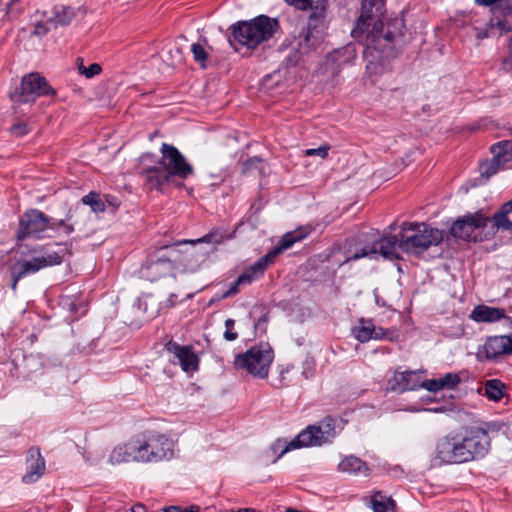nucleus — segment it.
<instances>
[{"label": "nucleus", "instance_id": "4", "mask_svg": "<svg viewBox=\"0 0 512 512\" xmlns=\"http://www.w3.org/2000/svg\"><path fill=\"white\" fill-rule=\"evenodd\" d=\"M134 437L141 464L168 462L175 456L176 444L164 433L149 430Z\"/></svg>", "mask_w": 512, "mask_h": 512}, {"label": "nucleus", "instance_id": "44", "mask_svg": "<svg viewBox=\"0 0 512 512\" xmlns=\"http://www.w3.org/2000/svg\"><path fill=\"white\" fill-rule=\"evenodd\" d=\"M476 30V38L478 40H482L484 38H488L490 36H494V32H492L489 27H488V24L486 25V28L484 30H481L479 28H475Z\"/></svg>", "mask_w": 512, "mask_h": 512}, {"label": "nucleus", "instance_id": "1", "mask_svg": "<svg viewBox=\"0 0 512 512\" xmlns=\"http://www.w3.org/2000/svg\"><path fill=\"white\" fill-rule=\"evenodd\" d=\"M491 424L465 427L439 440L437 458L445 464L464 463L484 458L490 450L488 432Z\"/></svg>", "mask_w": 512, "mask_h": 512}, {"label": "nucleus", "instance_id": "5", "mask_svg": "<svg viewBox=\"0 0 512 512\" xmlns=\"http://www.w3.org/2000/svg\"><path fill=\"white\" fill-rule=\"evenodd\" d=\"M443 239L441 230L426 223L405 222L399 232V247L407 253H421L431 246L438 245Z\"/></svg>", "mask_w": 512, "mask_h": 512}, {"label": "nucleus", "instance_id": "25", "mask_svg": "<svg viewBox=\"0 0 512 512\" xmlns=\"http://www.w3.org/2000/svg\"><path fill=\"white\" fill-rule=\"evenodd\" d=\"M339 471L350 475L368 476L369 468L360 458L355 456L345 457L338 465Z\"/></svg>", "mask_w": 512, "mask_h": 512}, {"label": "nucleus", "instance_id": "59", "mask_svg": "<svg viewBox=\"0 0 512 512\" xmlns=\"http://www.w3.org/2000/svg\"><path fill=\"white\" fill-rule=\"evenodd\" d=\"M339 52H334V54L332 55V57H336V55L338 54Z\"/></svg>", "mask_w": 512, "mask_h": 512}, {"label": "nucleus", "instance_id": "24", "mask_svg": "<svg viewBox=\"0 0 512 512\" xmlns=\"http://www.w3.org/2000/svg\"><path fill=\"white\" fill-rule=\"evenodd\" d=\"M461 382L458 373L450 372L439 377L438 379H429L423 381V388L430 392H438L444 389H454Z\"/></svg>", "mask_w": 512, "mask_h": 512}, {"label": "nucleus", "instance_id": "42", "mask_svg": "<svg viewBox=\"0 0 512 512\" xmlns=\"http://www.w3.org/2000/svg\"><path fill=\"white\" fill-rule=\"evenodd\" d=\"M10 131L13 135H15L17 137H21L28 133V127L25 123L19 122V123L14 124L10 128Z\"/></svg>", "mask_w": 512, "mask_h": 512}, {"label": "nucleus", "instance_id": "3", "mask_svg": "<svg viewBox=\"0 0 512 512\" xmlns=\"http://www.w3.org/2000/svg\"><path fill=\"white\" fill-rule=\"evenodd\" d=\"M288 4L295 6L300 10L312 9L309 16L307 27L300 33L296 49L301 55H308L315 51L323 42L326 24V0L317 1L312 6L311 0H285Z\"/></svg>", "mask_w": 512, "mask_h": 512}, {"label": "nucleus", "instance_id": "47", "mask_svg": "<svg viewBox=\"0 0 512 512\" xmlns=\"http://www.w3.org/2000/svg\"><path fill=\"white\" fill-rule=\"evenodd\" d=\"M502 68L506 71L512 69V53L509 54L502 62Z\"/></svg>", "mask_w": 512, "mask_h": 512}, {"label": "nucleus", "instance_id": "26", "mask_svg": "<svg viewBox=\"0 0 512 512\" xmlns=\"http://www.w3.org/2000/svg\"><path fill=\"white\" fill-rule=\"evenodd\" d=\"M207 253L199 252L195 248L186 251L181 260L184 273H195L197 272L201 264L206 260Z\"/></svg>", "mask_w": 512, "mask_h": 512}, {"label": "nucleus", "instance_id": "11", "mask_svg": "<svg viewBox=\"0 0 512 512\" xmlns=\"http://www.w3.org/2000/svg\"><path fill=\"white\" fill-rule=\"evenodd\" d=\"M54 94L55 91L44 77L39 73H30L22 78L19 89L11 94V99L15 104H29L40 96Z\"/></svg>", "mask_w": 512, "mask_h": 512}, {"label": "nucleus", "instance_id": "6", "mask_svg": "<svg viewBox=\"0 0 512 512\" xmlns=\"http://www.w3.org/2000/svg\"><path fill=\"white\" fill-rule=\"evenodd\" d=\"M278 28V21L260 15L251 21H240L232 26L233 41L253 49L271 38Z\"/></svg>", "mask_w": 512, "mask_h": 512}, {"label": "nucleus", "instance_id": "56", "mask_svg": "<svg viewBox=\"0 0 512 512\" xmlns=\"http://www.w3.org/2000/svg\"><path fill=\"white\" fill-rule=\"evenodd\" d=\"M508 48H509V52L512 53V33H511V36L509 38Z\"/></svg>", "mask_w": 512, "mask_h": 512}, {"label": "nucleus", "instance_id": "9", "mask_svg": "<svg viewBox=\"0 0 512 512\" xmlns=\"http://www.w3.org/2000/svg\"><path fill=\"white\" fill-rule=\"evenodd\" d=\"M273 350L268 344L253 346L234 360L236 370H244L258 378H266L273 361Z\"/></svg>", "mask_w": 512, "mask_h": 512}, {"label": "nucleus", "instance_id": "14", "mask_svg": "<svg viewBox=\"0 0 512 512\" xmlns=\"http://www.w3.org/2000/svg\"><path fill=\"white\" fill-rule=\"evenodd\" d=\"M384 6L385 0H362L360 15L351 35L354 38H358L371 24L374 25V28H376L378 24H381L380 17L384 13Z\"/></svg>", "mask_w": 512, "mask_h": 512}, {"label": "nucleus", "instance_id": "8", "mask_svg": "<svg viewBox=\"0 0 512 512\" xmlns=\"http://www.w3.org/2000/svg\"><path fill=\"white\" fill-rule=\"evenodd\" d=\"M335 434V420L327 417L318 424L310 425L301 431L284 446L280 456L302 447L321 446L330 442L335 437Z\"/></svg>", "mask_w": 512, "mask_h": 512}, {"label": "nucleus", "instance_id": "30", "mask_svg": "<svg viewBox=\"0 0 512 512\" xmlns=\"http://www.w3.org/2000/svg\"><path fill=\"white\" fill-rule=\"evenodd\" d=\"M504 384L497 379H492L485 384V394L493 401H499L504 396Z\"/></svg>", "mask_w": 512, "mask_h": 512}, {"label": "nucleus", "instance_id": "37", "mask_svg": "<svg viewBox=\"0 0 512 512\" xmlns=\"http://www.w3.org/2000/svg\"><path fill=\"white\" fill-rule=\"evenodd\" d=\"M487 24H488L489 29L492 32H494V35L496 33L501 35L503 32H505L509 29L506 24V21L504 19L498 18V17L490 19V21Z\"/></svg>", "mask_w": 512, "mask_h": 512}, {"label": "nucleus", "instance_id": "31", "mask_svg": "<svg viewBox=\"0 0 512 512\" xmlns=\"http://www.w3.org/2000/svg\"><path fill=\"white\" fill-rule=\"evenodd\" d=\"M73 217H74V215L72 213V209H69L65 219H60V220L52 219V222L56 223V228H51V229L59 230L65 235H70L75 230L74 225L76 222L73 221Z\"/></svg>", "mask_w": 512, "mask_h": 512}, {"label": "nucleus", "instance_id": "28", "mask_svg": "<svg viewBox=\"0 0 512 512\" xmlns=\"http://www.w3.org/2000/svg\"><path fill=\"white\" fill-rule=\"evenodd\" d=\"M371 507L374 512H395L394 500L380 491L372 494Z\"/></svg>", "mask_w": 512, "mask_h": 512}, {"label": "nucleus", "instance_id": "50", "mask_svg": "<svg viewBox=\"0 0 512 512\" xmlns=\"http://www.w3.org/2000/svg\"><path fill=\"white\" fill-rule=\"evenodd\" d=\"M131 512H146V508L142 504H136L131 508Z\"/></svg>", "mask_w": 512, "mask_h": 512}, {"label": "nucleus", "instance_id": "43", "mask_svg": "<svg viewBox=\"0 0 512 512\" xmlns=\"http://www.w3.org/2000/svg\"><path fill=\"white\" fill-rule=\"evenodd\" d=\"M50 27H51V25L49 23V18L45 22H42V21L37 22L35 24L34 34L45 35L49 31Z\"/></svg>", "mask_w": 512, "mask_h": 512}, {"label": "nucleus", "instance_id": "35", "mask_svg": "<svg viewBox=\"0 0 512 512\" xmlns=\"http://www.w3.org/2000/svg\"><path fill=\"white\" fill-rule=\"evenodd\" d=\"M77 61L79 73L85 75L87 78H92L101 72V66L98 63H92L89 67H85L82 59L78 58Z\"/></svg>", "mask_w": 512, "mask_h": 512}, {"label": "nucleus", "instance_id": "2", "mask_svg": "<svg viewBox=\"0 0 512 512\" xmlns=\"http://www.w3.org/2000/svg\"><path fill=\"white\" fill-rule=\"evenodd\" d=\"M160 153L159 166L149 167L141 173L149 189L162 191L163 185L173 178L185 180L194 174L193 166L175 146L162 143Z\"/></svg>", "mask_w": 512, "mask_h": 512}, {"label": "nucleus", "instance_id": "41", "mask_svg": "<svg viewBox=\"0 0 512 512\" xmlns=\"http://www.w3.org/2000/svg\"><path fill=\"white\" fill-rule=\"evenodd\" d=\"M221 240L220 239H215V235L214 234H207L205 236H203L202 238H199V239H196V240H184L182 241V243L184 244H192V245H195L197 243H219ZM178 244H181V242H178Z\"/></svg>", "mask_w": 512, "mask_h": 512}, {"label": "nucleus", "instance_id": "53", "mask_svg": "<svg viewBox=\"0 0 512 512\" xmlns=\"http://www.w3.org/2000/svg\"><path fill=\"white\" fill-rule=\"evenodd\" d=\"M384 38L387 40V41H393L394 38H395V34L392 33V32H387L384 36Z\"/></svg>", "mask_w": 512, "mask_h": 512}, {"label": "nucleus", "instance_id": "29", "mask_svg": "<svg viewBox=\"0 0 512 512\" xmlns=\"http://www.w3.org/2000/svg\"><path fill=\"white\" fill-rule=\"evenodd\" d=\"M494 158L504 166L512 159V141H502L491 147Z\"/></svg>", "mask_w": 512, "mask_h": 512}, {"label": "nucleus", "instance_id": "51", "mask_svg": "<svg viewBox=\"0 0 512 512\" xmlns=\"http://www.w3.org/2000/svg\"><path fill=\"white\" fill-rule=\"evenodd\" d=\"M180 512H200V508L196 505H192L185 509H180Z\"/></svg>", "mask_w": 512, "mask_h": 512}, {"label": "nucleus", "instance_id": "16", "mask_svg": "<svg viewBox=\"0 0 512 512\" xmlns=\"http://www.w3.org/2000/svg\"><path fill=\"white\" fill-rule=\"evenodd\" d=\"M352 334L361 343L382 339L393 341L396 337L394 331L377 327L371 320L364 318H361L352 328Z\"/></svg>", "mask_w": 512, "mask_h": 512}, {"label": "nucleus", "instance_id": "49", "mask_svg": "<svg viewBox=\"0 0 512 512\" xmlns=\"http://www.w3.org/2000/svg\"><path fill=\"white\" fill-rule=\"evenodd\" d=\"M176 299H177V295H175V294H171V295L169 296V298L167 299V301H166V305H165V306H167V307H172V306H174V305H175V303H176Z\"/></svg>", "mask_w": 512, "mask_h": 512}, {"label": "nucleus", "instance_id": "45", "mask_svg": "<svg viewBox=\"0 0 512 512\" xmlns=\"http://www.w3.org/2000/svg\"><path fill=\"white\" fill-rule=\"evenodd\" d=\"M302 374L306 379L311 378L314 374V364L312 362L306 361Z\"/></svg>", "mask_w": 512, "mask_h": 512}, {"label": "nucleus", "instance_id": "10", "mask_svg": "<svg viewBox=\"0 0 512 512\" xmlns=\"http://www.w3.org/2000/svg\"><path fill=\"white\" fill-rule=\"evenodd\" d=\"M56 246L58 247L57 250L47 247L42 250L41 254L24 261L20 265V270L13 272L12 289H16L17 283L22 277L28 274H34L47 267L59 265L64 256L71 253L67 244H57Z\"/></svg>", "mask_w": 512, "mask_h": 512}, {"label": "nucleus", "instance_id": "36", "mask_svg": "<svg viewBox=\"0 0 512 512\" xmlns=\"http://www.w3.org/2000/svg\"><path fill=\"white\" fill-rule=\"evenodd\" d=\"M507 215L508 214L499 211L493 216V222L499 229L512 231V221L509 220Z\"/></svg>", "mask_w": 512, "mask_h": 512}, {"label": "nucleus", "instance_id": "55", "mask_svg": "<svg viewBox=\"0 0 512 512\" xmlns=\"http://www.w3.org/2000/svg\"><path fill=\"white\" fill-rule=\"evenodd\" d=\"M177 61L180 62L183 58L182 51L179 48H176Z\"/></svg>", "mask_w": 512, "mask_h": 512}, {"label": "nucleus", "instance_id": "13", "mask_svg": "<svg viewBox=\"0 0 512 512\" xmlns=\"http://www.w3.org/2000/svg\"><path fill=\"white\" fill-rule=\"evenodd\" d=\"M399 233L397 235L382 237L377 241L366 243L353 254H349L346 261L357 260L362 257L380 254L385 259H397L399 257Z\"/></svg>", "mask_w": 512, "mask_h": 512}, {"label": "nucleus", "instance_id": "46", "mask_svg": "<svg viewBox=\"0 0 512 512\" xmlns=\"http://www.w3.org/2000/svg\"><path fill=\"white\" fill-rule=\"evenodd\" d=\"M242 284H238V279L236 282L223 294V298H227L233 296L239 292V286Z\"/></svg>", "mask_w": 512, "mask_h": 512}, {"label": "nucleus", "instance_id": "19", "mask_svg": "<svg viewBox=\"0 0 512 512\" xmlns=\"http://www.w3.org/2000/svg\"><path fill=\"white\" fill-rule=\"evenodd\" d=\"M422 373V370L395 372L389 380L390 389L402 392L423 388Z\"/></svg>", "mask_w": 512, "mask_h": 512}, {"label": "nucleus", "instance_id": "32", "mask_svg": "<svg viewBox=\"0 0 512 512\" xmlns=\"http://www.w3.org/2000/svg\"><path fill=\"white\" fill-rule=\"evenodd\" d=\"M502 166L503 165L499 162V160H496L493 157L491 160L485 161L480 164V166H479L480 174H481V176L488 179L489 177L496 174L498 172V170L500 169V167H502Z\"/></svg>", "mask_w": 512, "mask_h": 512}, {"label": "nucleus", "instance_id": "23", "mask_svg": "<svg viewBox=\"0 0 512 512\" xmlns=\"http://www.w3.org/2000/svg\"><path fill=\"white\" fill-rule=\"evenodd\" d=\"M45 469V462L39 450L31 449L27 459V472L22 477L24 483L36 482L43 474Z\"/></svg>", "mask_w": 512, "mask_h": 512}, {"label": "nucleus", "instance_id": "60", "mask_svg": "<svg viewBox=\"0 0 512 512\" xmlns=\"http://www.w3.org/2000/svg\"><path fill=\"white\" fill-rule=\"evenodd\" d=\"M433 411H434V412H439V411H441V409H438V408H437V409H434Z\"/></svg>", "mask_w": 512, "mask_h": 512}, {"label": "nucleus", "instance_id": "33", "mask_svg": "<svg viewBox=\"0 0 512 512\" xmlns=\"http://www.w3.org/2000/svg\"><path fill=\"white\" fill-rule=\"evenodd\" d=\"M191 52L193 54L194 60L198 62L202 68H205L208 53L205 50L204 46L200 43H193L191 45Z\"/></svg>", "mask_w": 512, "mask_h": 512}, {"label": "nucleus", "instance_id": "39", "mask_svg": "<svg viewBox=\"0 0 512 512\" xmlns=\"http://www.w3.org/2000/svg\"><path fill=\"white\" fill-rule=\"evenodd\" d=\"M234 324L235 321L233 319H227L225 321V332H224V338L227 341H234L237 339L238 334L234 331Z\"/></svg>", "mask_w": 512, "mask_h": 512}, {"label": "nucleus", "instance_id": "48", "mask_svg": "<svg viewBox=\"0 0 512 512\" xmlns=\"http://www.w3.org/2000/svg\"><path fill=\"white\" fill-rule=\"evenodd\" d=\"M501 212L503 213H506V214H509L510 212H512V199L506 203H504L501 207Z\"/></svg>", "mask_w": 512, "mask_h": 512}, {"label": "nucleus", "instance_id": "21", "mask_svg": "<svg viewBox=\"0 0 512 512\" xmlns=\"http://www.w3.org/2000/svg\"><path fill=\"white\" fill-rule=\"evenodd\" d=\"M174 270V262L168 258H158L151 261L141 269L143 278L149 281H156L165 275L171 274Z\"/></svg>", "mask_w": 512, "mask_h": 512}, {"label": "nucleus", "instance_id": "22", "mask_svg": "<svg viewBox=\"0 0 512 512\" xmlns=\"http://www.w3.org/2000/svg\"><path fill=\"white\" fill-rule=\"evenodd\" d=\"M504 318H506V311L503 308L490 307L484 304L475 306L470 314V319L478 323H494Z\"/></svg>", "mask_w": 512, "mask_h": 512}, {"label": "nucleus", "instance_id": "7", "mask_svg": "<svg viewBox=\"0 0 512 512\" xmlns=\"http://www.w3.org/2000/svg\"><path fill=\"white\" fill-rule=\"evenodd\" d=\"M311 231L312 229L310 226H301L284 234L276 247L244 270V272L238 277V284L248 285L252 281L260 278L268 265L271 264L280 253L291 248L294 243L303 240L311 233Z\"/></svg>", "mask_w": 512, "mask_h": 512}, {"label": "nucleus", "instance_id": "58", "mask_svg": "<svg viewBox=\"0 0 512 512\" xmlns=\"http://www.w3.org/2000/svg\"><path fill=\"white\" fill-rule=\"evenodd\" d=\"M2 4L8 5V3H4L3 0H0V5H2Z\"/></svg>", "mask_w": 512, "mask_h": 512}, {"label": "nucleus", "instance_id": "15", "mask_svg": "<svg viewBox=\"0 0 512 512\" xmlns=\"http://www.w3.org/2000/svg\"><path fill=\"white\" fill-rule=\"evenodd\" d=\"M488 217L481 212L470 213L458 218L453 222L450 232L452 236L463 239L471 240L476 239L473 235L474 231L479 228H483L488 223Z\"/></svg>", "mask_w": 512, "mask_h": 512}, {"label": "nucleus", "instance_id": "17", "mask_svg": "<svg viewBox=\"0 0 512 512\" xmlns=\"http://www.w3.org/2000/svg\"><path fill=\"white\" fill-rule=\"evenodd\" d=\"M165 349L173 355V362H177L183 371L193 372L198 369L199 358L191 346H181L170 340L165 344Z\"/></svg>", "mask_w": 512, "mask_h": 512}, {"label": "nucleus", "instance_id": "54", "mask_svg": "<svg viewBox=\"0 0 512 512\" xmlns=\"http://www.w3.org/2000/svg\"><path fill=\"white\" fill-rule=\"evenodd\" d=\"M259 162H260L259 159H256V158L255 159H251V160L246 161L244 163V167H246L248 169L249 165H252L254 163H259Z\"/></svg>", "mask_w": 512, "mask_h": 512}, {"label": "nucleus", "instance_id": "27", "mask_svg": "<svg viewBox=\"0 0 512 512\" xmlns=\"http://www.w3.org/2000/svg\"><path fill=\"white\" fill-rule=\"evenodd\" d=\"M75 17V12L72 8L65 5L55 6L52 15L49 17V23L53 27L68 25Z\"/></svg>", "mask_w": 512, "mask_h": 512}, {"label": "nucleus", "instance_id": "52", "mask_svg": "<svg viewBox=\"0 0 512 512\" xmlns=\"http://www.w3.org/2000/svg\"><path fill=\"white\" fill-rule=\"evenodd\" d=\"M180 507L179 506H169V507H165L163 509V512H180Z\"/></svg>", "mask_w": 512, "mask_h": 512}, {"label": "nucleus", "instance_id": "12", "mask_svg": "<svg viewBox=\"0 0 512 512\" xmlns=\"http://www.w3.org/2000/svg\"><path fill=\"white\" fill-rule=\"evenodd\" d=\"M50 228H56L51 218L38 209H29L19 219L16 236L19 240L32 236L40 238Z\"/></svg>", "mask_w": 512, "mask_h": 512}, {"label": "nucleus", "instance_id": "57", "mask_svg": "<svg viewBox=\"0 0 512 512\" xmlns=\"http://www.w3.org/2000/svg\"><path fill=\"white\" fill-rule=\"evenodd\" d=\"M396 24H398L399 26H403V21L402 20H396Z\"/></svg>", "mask_w": 512, "mask_h": 512}, {"label": "nucleus", "instance_id": "40", "mask_svg": "<svg viewBox=\"0 0 512 512\" xmlns=\"http://www.w3.org/2000/svg\"><path fill=\"white\" fill-rule=\"evenodd\" d=\"M102 458L103 452L101 450L91 451L85 455V461L90 465H99Z\"/></svg>", "mask_w": 512, "mask_h": 512}, {"label": "nucleus", "instance_id": "34", "mask_svg": "<svg viewBox=\"0 0 512 512\" xmlns=\"http://www.w3.org/2000/svg\"><path fill=\"white\" fill-rule=\"evenodd\" d=\"M82 202L89 205L94 212H103L104 203L99 199L96 193H89L82 198Z\"/></svg>", "mask_w": 512, "mask_h": 512}, {"label": "nucleus", "instance_id": "20", "mask_svg": "<svg viewBox=\"0 0 512 512\" xmlns=\"http://www.w3.org/2000/svg\"><path fill=\"white\" fill-rule=\"evenodd\" d=\"M483 352L487 359L512 354V335L488 337L483 345Z\"/></svg>", "mask_w": 512, "mask_h": 512}, {"label": "nucleus", "instance_id": "38", "mask_svg": "<svg viewBox=\"0 0 512 512\" xmlns=\"http://www.w3.org/2000/svg\"><path fill=\"white\" fill-rule=\"evenodd\" d=\"M330 150L329 145H322L318 148H310L304 151L305 156H318L321 159H325L328 156Z\"/></svg>", "mask_w": 512, "mask_h": 512}, {"label": "nucleus", "instance_id": "18", "mask_svg": "<svg viewBox=\"0 0 512 512\" xmlns=\"http://www.w3.org/2000/svg\"><path fill=\"white\" fill-rule=\"evenodd\" d=\"M107 462L112 466L130 462L139 463L135 437H131L128 441L114 446Z\"/></svg>", "mask_w": 512, "mask_h": 512}]
</instances>
